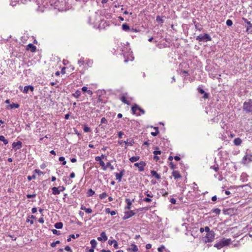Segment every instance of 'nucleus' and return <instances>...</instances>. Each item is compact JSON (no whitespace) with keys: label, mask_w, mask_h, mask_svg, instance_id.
<instances>
[{"label":"nucleus","mask_w":252,"mask_h":252,"mask_svg":"<svg viewBox=\"0 0 252 252\" xmlns=\"http://www.w3.org/2000/svg\"><path fill=\"white\" fill-rule=\"evenodd\" d=\"M243 110L246 113L252 114V99L245 101L243 105Z\"/></svg>","instance_id":"nucleus-1"},{"label":"nucleus","mask_w":252,"mask_h":252,"mask_svg":"<svg viewBox=\"0 0 252 252\" xmlns=\"http://www.w3.org/2000/svg\"><path fill=\"white\" fill-rule=\"evenodd\" d=\"M196 39L199 41L207 42L212 40V38L208 33L199 34L196 37Z\"/></svg>","instance_id":"nucleus-2"},{"label":"nucleus","mask_w":252,"mask_h":252,"mask_svg":"<svg viewBox=\"0 0 252 252\" xmlns=\"http://www.w3.org/2000/svg\"><path fill=\"white\" fill-rule=\"evenodd\" d=\"M215 239V233L214 231L210 232L206 234L203 241L205 243L212 242Z\"/></svg>","instance_id":"nucleus-3"},{"label":"nucleus","mask_w":252,"mask_h":252,"mask_svg":"<svg viewBox=\"0 0 252 252\" xmlns=\"http://www.w3.org/2000/svg\"><path fill=\"white\" fill-rule=\"evenodd\" d=\"M137 110H138L140 111L142 114H144L145 112L144 110L140 108L139 105L137 104H135L134 105H133L131 107V111L133 114H136L137 116H140V114L136 113V112Z\"/></svg>","instance_id":"nucleus-4"},{"label":"nucleus","mask_w":252,"mask_h":252,"mask_svg":"<svg viewBox=\"0 0 252 252\" xmlns=\"http://www.w3.org/2000/svg\"><path fill=\"white\" fill-rule=\"evenodd\" d=\"M252 161V155H246L242 159V163L244 164H248L250 162Z\"/></svg>","instance_id":"nucleus-5"},{"label":"nucleus","mask_w":252,"mask_h":252,"mask_svg":"<svg viewBox=\"0 0 252 252\" xmlns=\"http://www.w3.org/2000/svg\"><path fill=\"white\" fill-rule=\"evenodd\" d=\"M22 143L20 141H18L16 142H13L12 143V147L15 151H16L17 150L20 149L22 148Z\"/></svg>","instance_id":"nucleus-6"},{"label":"nucleus","mask_w":252,"mask_h":252,"mask_svg":"<svg viewBox=\"0 0 252 252\" xmlns=\"http://www.w3.org/2000/svg\"><path fill=\"white\" fill-rule=\"evenodd\" d=\"M135 214V213L133 211H129L126 212L125 213V215L123 218V219L124 220H126L133 216H134Z\"/></svg>","instance_id":"nucleus-7"},{"label":"nucleus","mask_w":252,"mask_h":252,"mask_svg":"<svg viewBox=\"0 0 252 252\" xmlns=\"http://www.w3.org/2000/svg\"><path fill=\"white\" fill-rule=\"evenodd\" d=\"M134 166L138 167L140 171H144V166L146 165V163L144 161H141L139 163L137 162L134 163Z\"/></svg>","instance_id":"nucleus-8"},{"label":"nucleus","mask_w":252,"mask_h":252,"mask_svg":"<svg viewBox=\"0 0 252 252\" xmlns=\"http://www.w3.org/2000/svg\"><path fill=\"white\" fill-rule=\"evenodd\" d=\"M97 240L99 241H106L107 240V236L104 231L100 233V236L97 237Z\"/></svg>","instance_id":"nucleus-9"},{"label":"nucleus","mask_w":252,"mask_h":252,"mask_svg":"<svg viewBox=\"0 0 252 252\" xmlns=\"http://www.w3.org/2000/svg\"><path fill=\"white\" fill-rule=\"evenodd\" d=\"M125 170H122L120 173H116L115 176L116 179L118 180L119 182H120L122 180V177L124 175Z\"/></svg>","instance_id":"nucleus-10"},{"label":"nucleus","mask_w":252,"mask_h":252,"mask_svg":"<svg viewBox=\"0 0 252 252\" xmlns=\"http://www.w3.org/2000/svg\"><path fill=\"white\" fill-rule=\"evenodd\" d=\"M145 194L147 196V197H145L143 199V201L146 202H151L152 201L150 197H153V195L151 193H148V191L145 192Z\"/></svg>","instance_id":"nucleus-11"},{"label":"nucleus","mask_w":252,"mask_h":252,"mask_svg":"<svg viewBox=\"0 0 252 252\" xmlns=\"http://www.w3.org/2000/svg\"><path fill=\"white\" fill-rule=\"evenodd\" d=\"M197 90L198 92L201 94H204L202 98L204 99H207L209 97V94L205 92V91L200 87H198Z\"/></svg>","instance_id":"nucleus-12"},{"label":"nucleus","mask_w":252,"mask_h":252,"mask_svg":"<svg viewBox=\"0 0 252 252\" xmlns=\"http://www.w3.org/2000/svg\"><path fill=\"white\" fill-rule=\"evenodd\" d=\"M220 241L221 242V244H222L223 247L229 245L231 242V240L230 238H222V239L220 240Z\"/></svg>","instance_id":"nucleus-13"},{"label":"nucleus","mask_w":252,"mask_h":252,"mask_svg":"<svg viewBox=\"0 0 252 252\" xmlns=\"http://www.w3.org/2000/svg\"><path fill=\"white\" fill-rule=\"evenodd\" d=\"M29 90H30L31 92H33L34 90V87L32 85L26 86L24 87L23 92L24 93L27 94L28 93Z\"/></svg>","instance_id":"nucleus-14"},{"label":"nucleus","mask_w":252,"mask_h":252,"mask_svg":"<svg viewBox=\"0 0 252 252\" xmlns=\"http://www.w3.org/2000/svg\"><path fill=\"white\" fill-rule=\"evenodd\" d=\"M36 46L30 43L28 45L27 50H30L32 52H34L36 50Z\"/></svg>","instance_id":"nucleus-15"},{"label":"nucleus","mask_w":252,"mask_h":252,"mask_svg":"<svg viewBox=\"0 0 252 252\" xmlns=\"http://www.w3.org/2000/svg\"><path fill=\"white\" fill-rule=\"evenodd\" d=\"M128 250L129 251H131L132 252H137L138 251V249L137 248V246L136 245H135L134 244H132L130 245V248H129L128 249Z\"/></svg>","instance_id":"nucleus-16"},{"label":"nucleus","mask_w":252,"mask_h":252,"mask_svg":"<svg viewBox=\"0 0 252 252\" xmlns=\"http://www.w3.org/2000/svg\"><path fill=\"white\" fill-rule=\"evenodd\" d=\"M172 176L175 179H178L181 178L180 173L176 170L173 171L172 172Z\"/></svg>","instance_id":"nucleus-17"},{"label":"nucleus","mask_w":252,"mask_h":252,"mask_svg":"<svg viewBox=\"0 0 252 252\" xmlns=\"http://www.w3.org/2000/svg\"><path fill=\"white\" fill-rule=\"evenodd\" d=\"M242 20L248 25L247 27V31L250 30V29L252 28V24H251L250 21H249L247 19L244 17L242 18Z\"/></svg>","instance_id":"nucleus-18"},{"label":"nucleus","mask_w":252,"mask_h":252,"mask_svg":"<svg viewBox=\"0 0 252 252\" xmlns=\"http://www.w3.org/2000/svg\"><path fill=\"white\" fill-rule=\"evenodd\" d=\"M134 143V142L133 139H127L125 142V148L126 149L128 146H132Z\"/></svg>","instance_id":"nucleus-19"},{"label":"nucleus","mask_w":252,"mask_h":252,"mask_svg":"<svg viewBox=\"0 0 252 252\" xmlns=\"http://www.w3.org/2000/svg\"><path fill=\"white\" fill-rule=\"evenodd\" d=\"M242 141L240 138H236L234 139L233 143L236 146H239L241 144Z\"/></svg>","instance_id":"nucleus-20"},{"label":"nucleus","mask_w":252,"mask_h":252,"mask_svg":"<svg viewBox=\"0 0 252 252\" xmlns=\"http://www.w3.org/2000/svg\"><path fill=\"white\" fill-rule=\"evenodd\" d=\"M52 193L54 195L59 194L60 193V190L59 189V187H53L52 188Z\"/></svg>","instance_id":"nucleus-21"},{"label":"nucleus","mask_w":252,"mask_h":252,"mask_svg":"<svg viewBox=\"0 0 252 252\" xmlns=\"http://www.w3.org/2000/svg\"><path fill=\"white\" fill-rule=\"evenodd\" d=\"M151 174L154 176L157 179H160V176L155 170H151Z\"/></svg>","instance_id":"nucleus-22"},{"label":"nucleus","mask_w":252,"mask_h":252,"mask_svg":"<svg viewBox=\"0 0 252 252\" xmlns=\"http://www.w3.org/2000/svg\"><path fill=\"white\" fill-rule=\"evenodd\" d=\"M126 202L127 204V205L125 208L126 209H128V210L130 209L131 208V205L132 204L130 199L129 198H126Z\"/></svg>","instance_id":"nucleus-23"},{"label":"nucleus","mask_w":252,"mask_h":252,"mask_svg":"<svg viewBox=\"0 0 252 252\" xmlns=\"http://www.w3.org/2000/svg\"><path fill=\"white\" fill-rule=\"evenodd\" d=\"M81 209L85 211L86 213L88 214L91 213L92 212V210L91 208H87L84 206H82L81 207Z\"/></svg>","instance_id":"nucleus-24"},{"label":"nucleus","mask_w":252,"mask_h":252,"mask_svg":"<svg viewBox=\"0 0 252 252\" xmlns=\"http://www.w3.org/2000/svg\"><path fill=\"white\" fill-rule=\"evenodd\" d=\"M81 94V92L79 90H77L75 91L74 93L72 94V96H74L75 98H79Z\"/></svg>","instance_id":"nucleus-25"},{"label":"nucleus","mask_w":252,"mask_h":252,"mask_svg":"<svg viewBox=\"0 0 252 252\" xmlns=\"http://www.w3.org/2000/svg\"><path fill=\"white\" fill-rule=\"evenodd\" d=\"M120 99L121 100V101L125 104H126L127 105H130V103L129 101H127L126 100V97L125 96L123 95L122 96Z\"/></svg>","instance_id":"nucleus-26"},{"label":"nucleus","mask_w":252,"mask_h":252,"mask_svg":"<svg viewBox=\"0 0 252 252\" xmlns=\"http://www.w3.org/2000/svg\"><path fill=\"white\" fill-rule=\"evenodd\" d=\"M122 29L125 31H130V28L129 26L126 23L123 24L122 25Z\"/></svg>","instance_id":"nucleus-27"},{"label":"nucleus","mask_w":252,"mask_h":252,"mask_svg":"<svg viewBox=\"0 0 252 252\" xmlns=\"http://www.w3.org/2000/svg\"><path fill=\"white\" fill-rule=\"evenodd\" d=\"M8 107L10 108V109H13V108H18L19 107H20V105L18 103H12V104H10Z\"/></svg>","instance_id":"nucleus-28"},{"label":"nucleus","mask_w":252,"mask_h":252,"mask_svg":"<svg viewBox=\"0 0 252 252\" xmlns=\"http://www.w3.org/2000/svg\"><path fill=\"white\" fill-rule=\"evenodd\" d=\"M54 226L57 229H61L63 228V224L61 222H57L55 224Z\"/></svg>","instance_id":"nucleus-29"},{"label":"nucleus","mask_w":252,"mask_h":252,"mask_svg":"<svg viewBox=\"0 0 252 252\" xmlns=\"http://www.w3.org/2000/svg\"><path fill=\"white\" fill-rule=\"evenodd\" d=\"M140 157L139 156H133L129 158V160L131 162H135L139 159Z\"/></svg>","instance_id":"nucleus-30"},{"label":"nucleus","mask_w":252,"mask_h":252,"mask_svg":"<svg viewBox=\"0 0 252 252\" xmlns=\"http://www.w3.org/2000/svg\"><path fill=\"white\" fill-rule=\"evenodd\" d=\"M82 91L84 92H87L89 94H92L93 92L91 90H88V88L86 86H84L82 88Z\"/></svg>","instance_id":"nucleus-31"},{"label":"nucleus","mask_w":252,"mask_h":252,"mask_svg":"<svg viewBox=\"0 0 252 252\" xmlns=\"http://www.w3.org/2000/svg\"><path fill=\"white\" fill-rule=\"evenodd\" d=\"M194 23L195 29L197 30L201 31L202 30L201 25H200L198 23H196L195 22H194Z\"/></svg>","instance_id":"nucleus-32"},{"label":"nucleus","mask_w":252,"mask_h":252,"mask_svg":"<svg viewBox=\"0 0 252 252\" xmlns=\"http://www.w3.org/2000/svg\"><path fill=\"white\" fill-rule=\"evenodd\" d=\"M0 141H2L5 145L7 144L8 143V140L3 135L0 136Z\"/></svg>","instance_id":"nucleus-33"},{"label":"nucleus","mask_w":252,"mask_h":252,"mask_svg":"<svg viewBox=\"0 0 252 252\" xmlns=\"http://www.w3.org/2000/svg\"><path fill=\"white\" fill-rule=\"evenodd\" d=\"M214 247L217 248V249H220L221 248H222L223 247L222 246V244H221V241L220 240V242H219L218 243H216L215 245H214Z\"/></svg>","instance_id":"nucleus-34"},{"label":"nucleus","mask_w":252,"mask_h":252,"mask_svg":"<svg viewBox=\"0 0 252 252\" xmlns=\"http://www.w3.org/2000/svg\"><path fill=\"white\" fill-rule=\"evenodd\" d=\"M90 244L93 248H95L97 245V242L94 239H92L90 241Z\"/></svg>","instance_id":"nucleus-35"},{"label":"nucleus","mask_w":252,"mask_h":252,"mask_svg":"<svg viewBox=\"0 0 252 252\" xmlns=\"http://www.w3.org/2000/svg\"><path fill=\"white\" fill-rule=\"evenodd\" d=\"M94 191L93 190H92V189H90L88 190L87 192V196L89 197L92 196L94 194Z\"/></svg>","instance_id":"nucleus-36"},{"label":"nucleus","mask_w":252,"mask_h":252,"mask_svg":"<svg viewBox=\"0 0 252 252\" xmlns=\"http://www.w3.org/2000/svg\"><path fill=\"white\" fill-rule=\"evenodd\" d=\"M78 63L80 66L83 65L85 63L84 59L83 58H81L79 60H78Z\"/></svg>","instance_id":"nucleus-37"},{"label":"nucleus","mask_w":252,"mask_h":252,"mask_svg":"<svg viewBox=\"0 0 252 252\" xmlns=\"http://www.w3.org/2000/svg\"><path fill=\"white\" fill-rule=\"evenodd\" d=\"M59 161L63 162L62 164L63 165H64L66 164V161L65 160V158H64L63 157H60L59 158Z\"/></svg>","instance_id":"nucleus-38"},{"label":"nucleus","mask_w":252,"mask_h":252,"mask_svg":"<svg viewBox=\"0 0 252 252\" xmlns=\"http://www.w3.org/2000/svg\"><path fill=\"white\" fill-rule=\"evenodd\" d=\"M212 212L215 213L217 215H219L220 213V210L218 208L214 209L212 210Z\"/></svg>","instance_id":"nucleus-39"},{"label":"nucleus","mask_w":252,"mask_h":252,"mask_svg":"<svg viewBox=\"0 0 252 252\" xmlns=\"http://www.w3.org/2000/svg\"><path fill=\"white\" fill-rule=\"evenodd\" d=\"M108 196V194L106 192H103L99 195V198L101 199L106 198Z\"/></svg>","instance_id":"nucleus-40"},{"label":"nucleus","mask_w":252,"mask_h":252,"mask_svg":"<svg viewBox=\"0 0 252 252\" xmlns=\"http://www.w3.org/2000/svg\"><path fill=\"white\" fill-rule=\"evenodd\" d=\"M106 167H107V168L108 167H110V169L111 170H114V166L113 165H111V164L110 163V162H107L106 163Z\"/></svg>","instance_id":"nucleus-41"},{"label":"nucleus","mask_w":252,"mask_h":252,"mask_svg":"<svg viewBox=\"0 0 252 252\" xmlns=\"http://www.w3.org/2000/svg\"><path fill=\"white\" fill-rule=\"evenodd\" d=\"M99 164L100 166L102 167L103 170H106L107 169V167L105 166V163L102 160L99 162Z\"/></svg>","instance_id":"nucleus-42"},{"label":"nucleus","mask_w":252,"mask_h":252,"mask_svg":"<svg viewBox=\"0 0 252 252\" xmlns=\"http://www.w3.org/2000/svg\"><path fill=\"white\" fill-rule=\"evenodd\" d=\"M36 196V194L35 193H33L32 194H28L26 195V196L28 198H34V197H35Z\"/></svg>","instance_id":"nucleus-43"},{"label":"nucleus","mask_w":252,"mask_h":252,"mask_svg":"<svg viewBox=\"0 0 252 252\" xmlns=\"http://www.w3.org/2000/svg\"><path fill=\"white\" fill-rule=\"evenodd\" d=\"M60 243V241L58 240V241H56L55 242L52 243L50 245L52 247L54 248L56 247L57 244H59Z\"/></svg>","instance_id":"nucleus-44"},{"label":"nucleus","mask_w":252,"mask_h":252,"mask_svg":"<svg viewBox=\"0 0 252 252\" xmlns=\"http://www.w3.org/2000/svg\"><path fill=\"white\" fill-rule=\"evenodd\" d=\"M156 20L157 22H160L161 23H163V19H162V18L159 16H157V17H156Z\"/></svg>","instance_id":"nucleus-45"},{"label":"nucleus","mask_w":252,"mask_h":252,"mask_svg":"<svg viewBox=\"0 0 252 252\" xmlns=\"http://www.w3.org/2000/svg\"><path fill=\"white\" fill-rule=\"evenodd\" d=\"M226 24L228 26H231L233 24V22L232 20L228 19L226 22Z\"/></svg>","instance_id":"nucleus-46"},{"label":"nucleus","mask_w":252,"mask_h":252,"mask_svg":"<svg viewBox=\"0 0 252 252\" xmlns=\"http://www.w3.org/2000/svg\"><path fill=\"white\" fill-rule=\"evenodd\" d=\"M36 178V176L35 175H33L32 176H28V180L29 181H31L32 179H35Z\"/></svg>","instance_id":"nucleus-47"},{"label":"nucleus","mask_w":252,"mask_h":252,"mask_svg":"<svg viewBox=\"0 0 252 252\" xmlns=\"http://www.w3.org/2000/svg\"><path fill=\"white\" fill-rule=\"evenodd\" d=\"M84 131L85 132H88L90 131V128L87 126H85L83 128Z\"/></svg>","instance_id":"nucleus-48"},{"label":"nucleus","mask_w":252,"mask_h":252,"mask_svg":"<svg viewBox=\"0 0 252 252\" xmlns=\"http://www.w3.org/2000/svg\"><path fill=\"white\" fill-rule=\"evenodd\" d=\"M101 124H107V120H106V119L104 117H103L101 120Z\"/></svg>","instance_id":"nucleus-49"},{"label":"nucleus","mask_w":252,"mask_h":252,"mask_svg":"<svg viewBox=\"0 0 252 252\" xmlns=\"http://www.w3.org/2000/svg\"><path fill=\"white\" fill-rule=\"evenodd\" d=\"M211 168L214 169L216 172H218L219 170V167L218 166H211Z\"/></svg>","instance_id":"nucleus-50"},{"label":"nucleus","mask_w":252,"mask_h":252,"mask_svg":"<svg viewBox=\"0 0 252 252\" xmlns=\"http://www.w3.org/2000/svg\"><path fill=\"white\" fill-rule=\"evenodd\" d=\"M64 250L68 252H72L71 249L68 246H66L64 248Z\"/></svg>","instance_id":"nucleus-51"},{"label":"nucleus","mask_w":252,"mask_h":252,"mask_svg":"<svg viewBox=\"0 0 252 252\" xmlns=\"http://www.w3.org/2000/svg\"><path fill=\"white\" fill-rule=\"evenodd\" d=\"M204 230L207 232V233H209L210 232H212V230H210L209 227L208 226H206L204 227Z\"/></svg>","instance_id":"nucleus-52"},{"label":"nucleus","mask_w":252,"mask_h":252,"mask_svg":"<svg viewBox=\"0 0 252 252\" xmlns=\"http://www.w3.org/2000/svg\"><path fill=\"white\" fill-rule=\"evenodd\" d=\"M34 172L35 173H37L39 175H41V174H43V173L41 171H40L39 169H35L34 170Z\"/></svg>","instance_id":"nucleus-53"},{"label":"nucleus","mask_w":252,"mask_h":252,"mask_svg":"<svg viewBox=\"0 0 252 252\" xmlns=\"http://www.w3.org/2000/svg\"><path fill=\"white\" fill-rule=\"evenodd\" d=\"M164 249H165L164 246H161V247H160L158 248V250L159 252H162Z\"/></svg>","instance_id":"nucleus-54"},{"label":"nucleus","mask_w":252,"mask_h":252,"mask_svg":"<svg viewBox=\"0 0 252 252\" xmlns=\"http://www.w3.org/2000/svg\"><path fill=\"white\" fill-rule=\"evenodd\" d=\"M153 154L155 155H160L161 154V151H159V150H155L153 152Z\"/></svg>","instance_id":"nucleus-55"},{"label":"nucleus","mask_w":252,"mask_h":252,"mask_svg":"<svg viewBox=\"0 0 252 252\" xmlns=\"http://www.w3.org/2000/svg\"><path fill=\"white\" fill-rule=\"evenodd\" d=\"M52 232L54 234H56V235H60V234L59 231H58L56 229H53Z\"/></svg>","instance_id":"nucleus-56"},{"label":"nucleus","mask_w":252,"mask_h":252,"mask_svg":"<svg viewBox=\"0 0 252 252\" xmlns=\"http://www.w3.org/2000/svg\"><path fill=\"white\" fill-rule=\"evenodd\" d=\"M118 135L119 138H122V136L124 135V132H122V131H120L118 132Z\"/></svg>","instance_id":"nucleus-57"},{"label":"nucleus","mask_w":252,"mask_h":252,"mask_svg":"<svg viewBox=\"0 0 252 252\" xmlns=\"http://www.w3.org/2000/svg\"><path fill=\"white\" fill-rule=\"evenodd\" d=\"M116 240H109L108 242V243L109 245H112V244H114V243H115L116 242Z\"/></svg>","instance_id":"nucleus-58"},{"label":"nucleus","mask_w":252,"mask_h":252,"mask_svg":"<svg viewBox=\"0 0 252 252\" xmlns=\"http://www.w3.org/2000/svg\"><path fill=\"white\" fill-rule=\"evenodd\" d=\"M170 202L173 204H175L176 203V200L172 198L170 199Z\"/></svg>","instance_id":"nucleus-59"},{"label":"nucleus","mask_w":252,"mask_h":252,"mask_svg":"<svg viewBox=\"0 0 252 252\" xmlns=\"http://www.w3.org/2000/svg\"><path fill=\"white\" fill-rule=\"evenodd\" d=\"M79 236V234H77L76 235H74V234H71L70 235V237H71L72 238L75 239L76 238H77Z\"/></svg>","instance_id":"nucleus-60"},{"label":"nucleus","mask_w":252,"mask_h":252,"mask_svg":"<svg viewBox=\"0 0 252 252\" xmlns=\"http://www.w3.org/2000/svg\"><path fill=\"white\" fill-rule=\"evenodd\" d=\"M159 133V131H155V132H152L151 133V135L153 136H156Z\"/></svg>","instance_id":"nucleus-61"},{"label":"nucleus","mask_w":252,"mask_h":252,"mask_svg":"<svg viewBox=\"0 0 252 252\" xmlns=\"http://www.w3.org/2000/svg\"><path fill=\"white\" fill-rule=\"evenodd\" d=\"M170 168L172 169L176 168V166L173 164V163L172 162H170Z\"/></svg>","instance_id":"nucleus-62"},{"label":"nucleus","mask_w":252,"mask_h":252,"mask_svg":"<svg viewBox=\"0 0 252 252\" xmlns=\"http://www.w3.org/2000/svg\"><path fill=\"white\" fill-rule=\"evenodd\" d=\"M95 160L96 161H99L100 162L102 159H101V157H99V156H97V157H96L95 158Z\"/></svg>","instance_id":"nucleus-63"},{"label":"nucleus","mask_w":252,"mask_h":252,"mask_svg":"<svg viewBox=\"0 0 252 252\" xmlns=\"http://www.w3.org/2000/svg\"><path fill=\"white\" fill-rule=\"evenodd\" d=\"M38 221L39 222L41 223H43L44 222V219L43 218V217L42 216L41 218H40L38 220Z\"/></svg>","instance_id":"nucleus-64"}]
</instances>
